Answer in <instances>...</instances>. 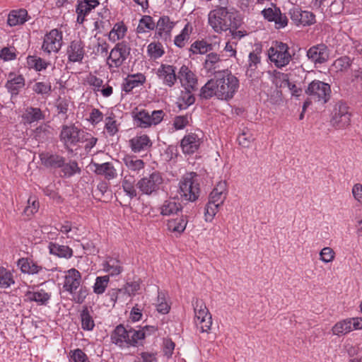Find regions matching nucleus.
<instances>
[{
  "mask_svg": "<svg viewBox=\"0 0 362 362\" xmlns=\"http://www.w3.org/2000/svg\"><path fill=\"white\" fill-rule=\"evenodd\" d=\"M209 24L216 33L239 28L243 21L238 11L233 8L225 11L223 8H214L208 15Z\"/></svg>",
  "mask_w": 362,
  "mask_h": 362,
  "instance_id": "1",
  "label": "nucleus"
},
{
  "mask_svg": "<svg viewBox=\"0 0 362 362\" xmlns=\"http://www.w3.org/2000/svg\"><path fill=\"white\" fill-rule=\"evenodd\" d=\"M41 163L43 166L49 169L60 168L62 177H70L76 173H81V168L76 161L65 163V158L61 155L52 152H42L39 155Z\"/></svg>",
  "mask_w": 362,
  "mask_h": 362,
  "instance_id": "2",
  "label": "nucleus"
},
{
  "mask_svg": "<svg viewBox=\"0 0 362 362\" xmlns=\"http://www.w3.org/2000/svg\"><path fill=\"white\" fill-rule=\"evenodd\" d=\"M216 85V97L220 100L233 98L239 87V80L228 69L218 70L214 76Z\"/></svg>",
  "mask_w": 362,
  "mask_h": 362,
  "instance_id": "3",
  "label": "nucleus"
},
{
  "mask_svg": "<svg viewBox=\"0 0 362 362\" xmlns=\"http://www.w3.org/2000/svg\"><path fill=\"white\" fill-rule=\"evenodd\" d=\"M268 57L278 68L286 66L291 59L287 44L278 41L273 42L272 46L268 49Z\"/></svg>",
  "mask_w": 362,
  "mask_h": 362,
  "instance_id": "4",
  "label": "nucleus"
},
{
  "mask_svg": "<svg viewBox=\"0 0 362 362\" xmlns=\"http://www.w3.org/2000/svg\"><path fill=\"white\" fill-rule=\"evenodd\" d=\"M305 93L310 97V99L325 104L330 99L331 88L327 83L314 80L308 84Z\"/></svg>",
  "mask_w": 362,
  "mask_h": 362,
  "instance_id": "5",
  "label": "nucleus"
},
{
  "mask_svg": "<svg viewBox=\"0 0 362 362\" xmlns=\"http://www.w3.org/2000/svg\"><path fill=\"white\" fill-rule=\"evenodd\" d=\"M88 136V133L83 130L78 129L74 125L66 126L62 127L60 134L61 140L64 142L66 148L70 146L76 145L78 143H83Z\"/></svg>",
  "mask_w": 362,
  "mask_h": 362,
  "instance_id": "6",
  "label": "nucleus"
},
{
  "mask_svg": "<svg viewBox=\"0 0 362 362\" xmlns=\"http://www.w3.org/2000/svg\"><path fill=\"white\" fill-rule=\"evenodd\" d=\"M130 51L129 42L123 40L117 43L107 58V61H111L110 64L107 62L110 66L119 67L129 56Z\"/></svg>",
  "mask_w": 362,
  "mask_h": 362,
  "instance_id": "7",
  "label": "nucleus"
},
{
  "mask_svg": "<svg viewBox=\"0 0 362 362\" xmlns=\"http://www.w3.org/2000/svg\"><path fill=\"white\" fill-rule=\"evenodd\" d=\"M350 121L351 113L349 107L341 101L338 102L332 113V124L336 128L343 129L349 125Z\"/></svg>",
  "mask_w": 362,
  "mask_h": 362,
  "instance_id": "8",
  "label": "nucleus"
},
{
  "mask_svg": "<svg viewBox=\"0 0 362 362\" xmlns=\"http://www.w3.org/2000/svg\"><path fill=\"white\" fill-rule=\"evenodd\" d=\"M62 45V33L57 29H52L45 35L42 49L48 54L52 52L57 53Z\"/></svg>",
  "mask_w": 362,
  "mask_h": 362,
  "instance_id": "9",
  "label": "nucleus"
},
{
  "mask_svg": "<svg viewBox=\"0 0 362 362\" xmlns=\"http://www.w3.org/2000/svg\"><path fill=\"white\" fill-rule=\"evenodd\" d=\"M288 14L291 21L297 25H311L315 23V16L308 11H303L298 6H293L289 9Z\"/></svg>",
  "mask_w": 362,
  "mask_h": 362,
  "instance_id": "10",
  "label": "nucleus"
},
{
  "mask_svg": "<svg viewBox=\"0 0 362 362\" xmlns=\"http://www.w3.org/2000/svg\"><path fill=\"white\" fill-rule=\"evenodd\" d=\"M85 53L84 43L81 40L71 41L66 49L68 60L70 62H82Z\"/></svg>",
  "mask_w": 362,
  "mask_h": 362,
  "instance_id": "11",
  "label": "nucleus"
},
{
  "mask_svg": "<svg viewBox=\"0 0 362 362\" xmlns=\"http://www.w3.org/2000/svg\"><path fill=\"white\" fill-rule=\"evenodd\" d=\"M307 57L315 64L325 63L329 59L327 47L324 44L313 46L307 52Z\"/></svg>",
  "mask_w": 362,
  "mask_h": 362,
  "instance_id": "12",
  "label": "nucleus"
},
{
  "mask_svg": "<svg viewBox=\"0 0 362 362\" xmlns=\"http://www.w3.org/2000/svg\"><path fill=\"white\" fill-rule=\"evenodd\" d=\"M180 194L186 201L194 202L200 193L199 182H180Z\"/></svg>",
  "mask_w": 362,
  "mask_h": 362,
  "instance_id": "13",
  "label": "nucleus"
},
{
  "mask_svg": "<svg viewBox=\"0 0 362 362\" xmlns=\"http://www.w3.org/2000/svg\"><path fill=\"white\" fill-rule=\"evenodd\" d=\"M81 282V274L76 269L68 270L64 277L63 288L70 293H74L80 286Z\"/></svg>",
  "mask_w": 362,
  "mask_h": 362,
  "instance_id": "14",
  "label": "nucleus"
},
{
  "mask_svg": "<svg viewBox=\"0 0 362 362\" xmlns=\"http://www.w3.org/2000/svg\"><path fill=\"white\" fill-rule=\"evenodd\" d=\"M129 329L124 327L122 324L116 326L111 334V341L113 344L120 347L128 346V340L129 337Z\"/></svg>",
  "mask_w": 362,
  "mask_h": 362,
  "instance_id": "15",
  "label": "nucleus"
},
{
  "mask_svg": "<svg viewBox=\"0 0 362 362\" xmlns=\"http://www.w3.org/2000/svg\"><path fill=\"white\" fill-rule=\"evenodd\" d=\"M181 148L184 153L192 154L200 146V139L194 133L185 135L181 140Z\"/></svg>",
  "mask_w": 362,
  "mask_h": 362,
  "instance_id": "16",
  "label": "nucleus"
},
{
  "mask_svg": "<svg viewBox=\"0 0 362 362\" xmlns=\"http://www.w3.org/2000/svg\"><path fill=\"white\" fill-rule=\"evenodd\" d=\"M157 74L169 87H172L177 79L175 68L171 65L162 64L158 69Z\"/></svg>",
  "mask_w": 362,
  "mask_h": 362,
  "instance_id": "17",
  "label": "nucleus"
},
{
  "mask_svg": "<svg viewBox=\"0 0 362 362\" xmlns=\"http://www.w3.org/2000/svg\"><path fill=\"white\" fill-rule=\"evenodd\" d=\"M174 27V23L170 21V18L167 16H161L156 24L157 30L156 34L164 40L170 37L172 29Z\"/></svg>",
  "mask_w": 362,
  "mask_h": 362,
  "instance_id": "18",
  "label": "nucleus"
},
{
  "mask_svg": "<svg viewBox=\"0 0 362 362\" xmlns=\"http://www.w3.org/2000/svg\"><path fill=\"white\" fill-rule=\"evenodd\" d=\"M179 78L182 83L186 86L185 88H191L194 90L197 83V79L195 74L189 70V69L183 65L179 71Z\"/></svg>",
  "mask_w": 362,
  "mask_h": 362,
  "instance_id": "19",
  "label": "nucleus"
},
{
  "mask_svg": "<svg viewBox=\"0 0 362 362\" xmlns=\"http://www.w3.org/2000/svg\"><path fill=\"white\" fill-rule=\"evenodd\" d=\"M48 249L51 255L60 258L69 259L73 256V250L67 245H62L56 243L49 242Z\"/></svg>",
  "mask_w": 362,
  "mask_h": 362,
  "instance_id": "20",
  "label": "nucleus"
},
{
  "mask_svg": "<svg viewBox=\"0 0 362 362\" xmlns=\"http://www.w3.org/2000/svg\"><path fill=\"white\" fill-rule=\"evenodd\" d=\"M129 143L132 150L135 153L144 151L152 145V142L146 134L136 136L130 139Z\"/></svg>",
  "mask_w": 362,
  "mask_h": 362,
  "instance_id": "21",
  "label": "nucleus"
},
{
  "mask_svg": "<svg viewBox=\"0 0 362 362\" xmlns=\"http://www.w3.org/2000/svg\"><path fill=\"white\" fill-rule=\"evenodd\" d=\"M262 52V47L257 45L255 49L249 54L248 64L246 74L250 77L252 76V74L256 70L257 65L261 62L260 54Z\"/></svg>",
  "mask_w": 362,
  "mask_h": 362,
  "instance_id": "22",
  "label": "nucleus"
},
{
  "mask_svg": "<svg viewBox=\"0 0 362 362\" xmlns=\"http://www.w3.org/2000/svg\"><path fill=\"white\" fill-rule=\"evenodd\" d=\"M221 59L218 54L214 52H211L206 55V58L204 63V67L208 73L216 75V73L220 70V63Z\"/></svg>",
  "mask_w": 362,
  "mask_h": 362,
  "instance_id": "23",
  "label": "nucleus"
},
{
  "mask_svg": "<svg viewBox=\"0 0 362 362\" xmlns=\"http://www.w3.org/2000/svg\"><path fill=\"white\" fill-rule=\"evenodd\" d=\"M25 123L32 124L35 122L44 119L45 115L38 107H28L22 115Z\"/></svg>",
  "mask_w": 362,
  "mask_h": 362,
  "instance_id": "24",
  "label": "nucleus"
},
{
  "mask_svg": "<svg viewBox=\"0 0 362 362\" xmlns=\"http://www.w3.org/2000/svg\"><path fill=\"white\" fill-rule=\"evenodd\" d=\"M145 81L146 77L142 74L129 75L126 78L125 83L123 84V90L126 93H129L134 88L143 85Z\"/></svg>",
  "mask_w": 362,
  "mask_h": 362,
  "instance_id": "25",
  "label": "nucleus"
},
{
  "mask_svg": "<svg viewBox=\"0 0 362 362\" xmlns=\"http://www.w3.org/2000/svg\"><path fill=\"white\" fill-rule=\"evenodd\" d=\"M80 319L81 322V328L84 331L93 330L95 325L92 315L90 313L88 307L83 305L80 313Z\"/></svg>",
  "mask_w": 362,
  "mask_h": 362,
  "instance_id": "26",
  "label": "nucleus"
},
{
  "mask_svg": "<svg viewBox=\"0 0 362 362\" xmlns=\"http://www.w3.org/2000/svg\"><path fill=\"white\" fill-rule=\"evenodd\" d=\"M129 337L128 340L127 347H139L144 346L143 340L146 337V332L144 330H136L132 327L129 328Z\"/></svg>",
  "mask_w": 362,
  "mask_h": 362,
  "instance_id": "27",
  "label": "nucleus"
},
{
  "mask_svg": "<svg viewBox=\"0 0 362 362\" xmlns=\"http://www.w3.org/2000/svg\"><path fill=\"white\" fill-rule=\"evenodd\" d=\"M28 12L25 9L14 10L10 12L7 23L10 26L23 24L26 21Z\"/></svg>",
  "mask_w": 362,
  "mask_h": 362,
  "instance_id": "28",
  "label": "nucleus"
},
{
  "mask_svg": "<svg viewBox=\"0 0 362 362\" xmlns=\"http://www.w3.org/2000/svg\"><path fill=\"white\" fill-rule=\"evenodd\" d=\"M25 297L29 301H35L40 305H45L50 299V295L43 289L39 291H27Z\"/></svg>",
  "mask_w": 362,
  "mask_h": 362,
  "instance_id": "29",
  "label": "nucleus"
},
{
  "mask_svg": "<svg viewBox=\"0 0 362 362\" xmlns=\"http://www.w3.org/2000/svg\"><path fill=\"white\" fill-rule=\"evenodd\" d=\"M133 118L134 124L141 128H148L151 127L150 114L146 110H141L137 112H133Z\"/></svg>",
  "mask_w": 362,
  "mask_h": 362,
  "instance_id": "30",
  "label": "nucleus"
},
{
  "mask_svg": "<svg viewBox=\"0 0 362 362\" xmlns=\"http://www.w3.org/2000/svg\"><path fill=\"white\" fill-rule=\"evenodd\" d=\"M352 331L351 318H347L337 322L332 328V334L337 336L344 335Z\"/></svg>",
  "mask_w": 362,
  "mask_h": 362,
  "instance_id": "31",
  "label": "nucleus"
},
{
  "mask_svg": "<svg viewBox=\"0 0 362 362\" xmlns=\"http://www.w3.org/2000/svg\"><path fill=\"white\" fill-rule=\"evenodd\" d=\"M182 210V207L181 204L176 202L175 199H170L164 202L161 206L160 214L163 216H170Z\"/></svg>",
  "mask_w": 362,
  "mask_h": 362,
  "instance_id": "32",
  "label": "nucleus"
},
{
  "mask_svg": "<svg viewBox=\"0 0 362 362\" xmlns=\"http://www.w3.org/2000/svg\"><path fill=\"white\" fill-rule=\"evenodd\" d=\"M188 220L187 215L182 216L180 218H176L168 221V229L173 232H177L181 234L186 228Z\"/></svg>",
  "mask_w": 362,
  "mask_h": 362,
  "instance_id": "33",
  "label": "nucleus"
},
{
  "mask_svg": "<svg viewBox=\"0 0 362 362\" xmlns=\"http://www.w3.org/2000/svg\"><path fill=\"white\" fill-rule=\"evenodd\" d=\"M27 65L29 69H33L36 71L46 69L49 63L37 56L29 55L27 57Z\"/></svg>",
  "mask_w": 362,
  "mask_h": 362,
  "instance_id": "34",
  "label": "nucleus"
},
{
  "mask_svg": "<svg viewBox=\"0 0 362 362\" xmlns=\"http://www.w3.org/2000/svg\"><path fill=\"white\" fill-rule=\"evenodd\" d=\"M127 30V26L123 22H119L115 24L113 28L109 33V39L112 42H116L122 39Z\"/></svg>",
  "mask_w": 362,
  "mask_h": 362,
  "instance_id": "35",
  "label": "nucleus"
},
{
  "mask_svg": "<svg viewBox=\"0 0 362 362\" xmlns=\"http://www.w3.org/2000/svg\"><path fill=\"white\" fill-rule=\"evenodd\" d=\"M156 28V23L153 20V18L150 16H143L139 20V25L136 28V32L138 33H144L153 30Z\"/></svg>",
  "mask_w": 362,
  "mask_h": 362,
  "instance_id": "36",
  "label": "nucleus"
},
{
  "mask_svg": "<svg viewBox=\"0 0 362 362\" xmlns=\"http://www.w3.org/2000/svg\"><path fill=\"white\" fill-rule=\"evenodd\" d=\"M216 85L214 78L208 81L201 88L199 95L204 99H209L213 96H216Z\"/></svg>",
  "mask_w": 362,
  "mask_h": 362,
  "instance_id": "37",
  "label": "nucleus"
},
{
  "mask_svg": "<svg viewBox=\"0 0 362 362\" xmlns=\"http://www.w3.org/2000/svg\"><path fill=\"white\" fill-rule=\"evenodd\" d=\"M192 31V25H190L189 23H187L182 30L181 33L175 37L174 40L175 45L178 47H183L185 45V42L189 40Z\"/></svg>",
  "mask_w": 362,
  "mask_h": 362,
  "instance_id": "38",
  "label": "nucleus"
},
{
  "mask_svg": "<svg viewBox=\"0 0 362 362\" xmlns=\"http://www.w3.org/2000/svg\"><path fill=\"white\" fill-rule=\"evenodd\" d=\"M24 86V78L22 76H18L7 81L6 88L12 95H17L19 90Z\"/></svg>",
  "mask_w": 362,
  "mask_h": 362,
  "instance_id": "39",
  "label": "nucleus"
},
{
  "mask_svg": "<svg viewBox=\"0 0 362 362\" xmlns=\"http://www.w3.org/2000/svg\"><path fill=\"white\" fill-rule=\"evenodd\" d=\"M14 284L12 273L4 267H0V287L6 288Z\"/></svg>",
  "mask_w": 362,
  "mask_h": 362,
  "instance_id": "40",
  "label": "nucleus"
},
{
  "mask_svg": "<svg viewBox=\"0 0 362 362\" xmlns=\"http://www.w3.org/2000/svg\"><path fill=\"white\" fill-rule=\"evenodd\" d=\"M213 46L211 44L208 43L205 40H197L195 41L192 45L190 48V51H192L194 54H205L209 51L212 50Z\"/></svg>",
  "mask_w": 362,
  "mask_h": 362,
  "instance_id": "41",
  "label": "nucleus"
},
{
  "mask_svg": "<svg viewBox=\"0 0 362 362\" xmlns=\"http://www.w3.org/2000/svg\"><path fill=\"white\" fill-rule=\"evenodd\" d=\"M104 270L109 272L112 276L118 275L122 272V267L119 262L115 259L110 258L109 261L103 264Z\"/></svg>",
  "mask_w": 362,
  "mask_h": 362,
  "instance_id": "42",
  "label": "nucleus"
},
{
  "mask_svg": "<svg viewBox=\"0 0 362 362\" xmlns=\"http://www.w3.org/2000/svg\"><path fill=\"white\" fill-rule=\"evenodd\" d=\"M220 206L221 204H216L209 201L204 208L205 221L211 222L218 212Z\"/></svg>",
  "mask_w": 362,
  "mask_h": 362,
  "instance_id": "43",
  "label": "nucleus"
},
{
  "mask_svg": "<svg viewBox=\"0 0 362 362\" xmlns=\"http://www.w3.org/2000/svg\"><path fill=\"white\" fill-rule=\"evenodd\" d=\"M96 173L103 175L106 179L110 180L115 177V170L109 163H105L97 167Z\"/></svg>",
  "mask_w": 362,
  "mask_h": 362,
  "instance_id": "44",
  "label": "nucleus"
},
{
  "mask_svg": "<svg viewBox=\"0 0 362 362\" xmlns=\"http://www.w3.org/2000/svg\"><path fill=\"white\" fill-rule=\"evenodd\" d=\"M50 134L49 127L46 125H40L37 127L33 132V137L38 142H44Z\"/></svg>",
  "mask_w": 362,
  "mask_h": 362,
  "instance_id": "45",
  "label": "nucleus"
},
{
  "mask_svg": "<svg viewBox=\"0 0 362 362\" xmlns=\"http://www.w3.org/2000/svg\"><path fill=\"white\" fill-rule=\"evenodd\" d=\"M109 282L108 276H98L93 286V291L96 294H102L105 292Z\"/></svg>",
  "mask_w": 362,
  "mask_h": 362,
  "instance_id": "46",
  "label": "nucleus"
},
{
  "mask_svg": "<svg viewBox=\"0 0 362 362\" xmlns=\"http://www.w3.org/2000/svg\"><path fill=\"white\" fill-rule=\"evenodd\" d=\"M136 187L139 188L143 194L148 195L156 192L159 188L157 182H137Z\"/></svg>",
  "mask_w": 362,
  "mask_h": 362,
  "instance_id": "47",
  "label": "nucleus"
},
{
  "mask_svg": "<svg viewBox=\"0 0 362 362\" xmlns=\"http://www.w3.org/2000/svg\"><path fill=\"white\" fill-rule=\"evenodd\" d=\"M98 5H99L98 0H78L77 7L88 14Z\"/></svg>",
  "mask_w": 362,
  "mask_h": 362,
  "instance_id": "48",
  "label": "nucleus"
},
{
  "mask_svg": "<svg viewBox=\"0 0 362 362\" xmlns=\"http://www.w3.org/2000/svg\"><path fill=\"white\" fill-rule=\"evenodd\" d=\"M255 140L253 135L250 133L249 129H245L242 134L238 137L239 144L242 146L247 148L249 147L250 144Z\"/></svg>",
  "mask_w": 362,
  "mask_h": 362,
  "instance_id": "49",
  "label": "nucleus"
},
{
  "mask_svg": "<svg viewBox=\"0 0 362 362\" xmlns=\"http://www.w3.org/2000/svg\"><path fill=\"white\" fill-rule=\"evenodd\" d=\"M191 119V115L188 114L176 116L174 118L173 127L177 130L183 129L189 124Z\"/></svg>",
  "mask_w": 362,
  "mask_h": 362,
  "instance_id": "50",
  "label": "nucleus"
},
{
  "mask_svg": "<svg viewBox=\"0 0 362 362\" xmlns=\"http://www.w3.org/2000/svg\"><path fill=\"white\" fill-rule=\"evenodd\" d=\"M33 90L37 94L49 95L52 91V86L50 83L37 82L33 85Z\"/></svg>",
  "mask_w": 362,
  "mask_h": 362,
  "instance_id": "51",
  "label": "nucleus"
},
{
  "mask_svg": "<svg viewBox=\"0 0 362 362\" xmlns=\"http://www.w3.org/2000/svg\"><path fill=\"white\" fill-rule=\"evenodd\" d=\"M126 165L132 170H140L144 168V162L141 159H134L132 157L124 158Z\"/></svg>",
  "mask_w": 362,
  "mask_h": 362,
  "instance_id": "52",
  "label": "nucleus"
},
{
  "mask_svg": "<svg viewBox=\"0 0 362 362\" xmlns=\"http://www.w3.org/2000/svg\"><path fill=\"white\" fill-rule=\"evenodd\" d=\"M70 354L74 362H90L88 356L80 349L71 351Z\"/></svg>",
  "mask_w": 362,
  "mask_h": 362,
  "instance_id": "53",
  "label": "nucleus"
},
{
  "mask_svg": "<svg viewBox=\"0 0 362 362\" xmlns=\"http://www.w3.org/2000/svg\"><path fill=\"white\" fill-rule=\"evenodd\" d=\"M148 52L151 57L155 59L160 57L163 51L162 50L160 44L151 42L148 46Z\"/></svg>",
  "mask_w": 362,
  "mask_h": 362,
  "instance_id": "54",
  "label": "nucleus"
},
{
  "mask_svg": "<svg viewBox=\"0 0 362 362\" xmlns=\"http://www.w3.org/2000/svg\"><path fill=\"white\" fill-rule=\"evenodd\" d=\"M122 288L124 293H127L129 296L134 295V293L139 290L140 284L138 281L127 282Z\"/></svg>",
  "mask_w": 362,
  "mask_h": 362,
  "instance_id": "55",
  "label": "nucleus"
},
{
  "mask_svg": "<svg viewBox=\"0 0 362 362\" xmlns=\"http://www.w3.org/2000/svg\"><path fill=\"white\" fill-rule=\"evenodd\" d=\"M175 344L170 338L164 339L163 340V353L164 355L169 358L172 356L175 349Z\"/></svg>",
  "mask_w": 362,
  "mask_h": 362,
  "instance_id": "56",
  "label": "nucleus"
},
{
  "mask_svg": "<svg viewBox=\"0 0 362 362\" xmlns=\"http://www.w3.org/2000/svg\"><path fill=\"white\" fill-rule=\"evenodd\" d=\"M320 259L328 263L332 262L334 258V252L329 247H324L320 252Z\"/></svg>",
  "mask_w": 362,
  "mask_h": 362,
  "instance_id": "57",
  "label": "nucleus"
},
{
  "mask_svg": "<svg viewBox=\"0 0 362 362\" xmlns=\"http://www.w3.org/2000/svg\"><path fill=\"white\" fill-rule=\"evenodd\" d=\"M115 116L107 117L106 118L105 129L108 134L111 136L115 135L118 132V128L116 124V120L114 119Z\"/></svg>",
  "mask_w": 362,
  "mask_h": 362,
  "instance_id": "58",
  "label": "nucleus"
},
{
  "mask_svg": "<svg viewBox=\"0 0 362 362\" xmlns=\"http://www.w3.org/2000/svg\"><path fill=\"white\" fill-rule=\"evenodd\" d=\"M28 206L24 209V213L25 214L29 216L30 214H33L37 211L39 203L35 198L33 199L32 197H30L28 199Z\"/></svg>",
  "mask_w": 362,
  "mask_h": 362,
  "instance_id": "59",
  "label": "nucleus"
},
{
  "mask_svg": "<svg viewBox=\"0 0 362 362\" xmlns=\"http://www.w3.org/2000/svg\"><path fill=\"white\" fill-rule=\"evenodd\" d=\"M69 106V102L66 98H59L56 102V107L58 114L66 115L68 112Z\"/></svg>",
  "mask_w": 362,
  "mask_h": 362,
  "instance_id": "60",
  "label": "nucleus"
},
{
  "mask_svg": "<svg viewBox=\"0 0 362 362\" xmlns=\"http://www.w3.org/2000/svg\"><path fill=\"white\" fill-rule=\"evenodd\" d=\"M88 294V288L85 286H81L77 293L74 296L73 300L75 301V303L78 304H82L84 302Z\"/></svg>",
  "mask_w": 362,
  "mask_h": 362,
  "instance_id": "61",
  "label": "nucleus"
},
{
  "mask_svg": "<svg viewBox=\"0 0 362 362\" xmlns=\"http://www.w3.org/2000/svg\"><path fill=\"white\" fill-rule=\"evenodd\" d=\"M32 261L28 258H21L18 260L17 265L23 273L29 274Z\"/></svg>",
  "mask_w": 362,
  "mask_h": 362,
  "instance_id": "62",
  "label": "nucleus"
},
{
  "mask_svg": "<svg viewBox=\"0 0 362 362\" xmlns=\"http://www.w3.org/2000/svg\"><path fill=\"white\" fill-rule=\"evenodd\" d=\"M81 246L88 255H95L98 252V250L92 240H84L81 243Z\"/></svg>",
  "mask_w": 362,
  "mask_h": 362,
  "instance_id": "63",
  "label": "nucleus"
},
{
  "mask_svg": "<svg viewBox=\"0 0 362 362\" xmlns=\"http://www.w3.org/2000/svg\"><path fill=\"white\" fill-rule=\"evenodd\" d=\"M185 90L186 91L185 93H182L181 95V100H182L183 103L186 105V106H189L194 103L195 98L191 93V90H192V89L185 88Z\"/></svg>",
  "mask_w": 362,
  "mask_h": 362,
  "instance_id": "64",
  "label": "nucleus"
}]
</instances>
